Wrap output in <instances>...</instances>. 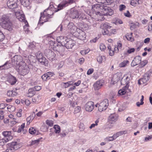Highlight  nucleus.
<instances>
[{"instance_id":"nucleus-1","label":"nucleus","mask_w":152,"mask_h":152,"mask_svg":"<svg viewBox=\"0 0 152 152\" xmlns=\"http://www.w3.org/2000/svg\"><path fill=\"white\" fill-rule=\"evenodd\" d=\"M0 25L1 27L9 31L12 30L13 25L8 16L6 15H3L0 18Z\"/></svg>"},{"instance_id":"nucleus-2","label":"nucleus","mask_w":152,"mask_h":152,"mask_svg":"<svg viewBox=\"0 0 152 152\" xmlns=\"http://www.w3.org/2000/svg\"><path fill=\"white\" fill-rule=\"evenodd\" d=\"M20 143L16 142H12L7 145V148L5 151L3 152H13L14 151L18 149L21 147Z\"/></svg>"},{"instance_id":"nucleus-3","label":"nucleus","mask_w":152,"mask_h":152,"mask_svg":"<svg viewBox=\"0 0 152 152\" xmlns=\"http://www.w3.org/2000/svg\"><path fill=\"white\" fill-rule=\"evenodd\" d=\"M18 66V71L19 74L21 75L24 76L29 72V68L25 62H23V64Z\"/></svg>"},{"instance_id":"nucleus-4","label":"nucleus","mask_w":152,"mask_h":152,"mask_svg":"<svg viewBox=\"0 0 152 152\" xmlns=\"http://www.w3.org/2000/svg\"><path fill=\"white\" fill-rule=\"evenodd\" d=\"M12 65L14 66L17 65V67L25 62L23 61L22 57L20 55H15L12 59Z\"/></svg>"},{"instance_id":"nucleus-5","label":"nucleus","mask_w":152,"mask_h":152,"mask_svg":"<svg viewBox=\"0 0 152 152\" xmlns=\"http://www.w3.org/2000/svg\"><path fill=\"white\" fill-rule=\"evenodd\" d=\"M108 104V100L107 99H104L99 104L98 110L100 112L105 110L107 108Z\"/></svg>"},{"instance_id":"nucleus-6","label":"nucleus","mask_w":152,"mask_h":152,"mask_svg":"<svg viewBox=\"0 0 152 152\" xmlns=\"http://www.w3.org/2000/svg\"><path fill=\"white\" fill-rule=\"evenodd\" d=\"M52 17L49 16L47 14H45L44 12L41 13L38 25L40 23L42 25L44 22L49 21L50 19Z\"/></svg>"},{"instance_id":"nucleus-7","label":"nucleus","mask_w":152,"mask_h":152,"mask_svg":"<svg viewBox=\"0 0 152 152\" xmlns=\"http://www.w3.org/2000/svg\"><path fill=\"white\" fill-rule=\"evenodd\" d=\"M76 31L74 33L76 37L80 40H84L86 37L85 33L79 29H77Z\"/></svg>"},{"instance_id":"nucleus-8","label":"nucleus","mask_w":152,"mask_h":152,"mask_svg":"<svg viewBox=\"0 0 152 152\" xmlns=\"http://www.w3.org/2000/svg\"><path fill=\"white\" fill-rule=\"evenodd\" d=\"M151 75V73L149 72L145 73L143 77L138 80V84L141 85L146 83L147 81L149 80Z\"/></svg>"},{"instance_id":"nucleus-9","label":"nucleus","mask_w":152,"mask_h":152,"mask_svg":"<svg viewBox=\"0 0 152 152\" xmlns=\"http://www.w3.org/2000/svg\"><path fill=\"white\" fill-rule=\"evenodd\" d=\"M74 1L75 0H68L67 1H64L58 5V10H55V12H57L62 9L64 7L68 6V4H72Z\"/></svg>"},{"instance_id":"nucleus-10","label":"nucleus","mask_w":152,"mask_h":152,"mask_svg":"<svg viewBox=\"0 0 152 152\" xmlns=\"http://www.w3.org/2000/svg\"><path fill=\"white\" fill-rule=\"evenodd\" d=\"M17 0H8L7 2V5L9 8L13 9L18 7Z\"/></svg>"},{"instance_id":"nucleus-11","label":"nucleus","mask_w":152,"mask_h":152,"mask_svg":"<svg viewBox=\"0 0 152 152\" xmlns=\"http://www.w3.org/2000/svg\"><path fill=\"white\" fill-rule=\"evenodd\" d=\"M45 54L47 58L51 61L55 60V54L54 52L49 49L45 51Z\"/></svg>"},{"instance_id":"nucleus-12","label":"nucleus","mask_w":152,"mask_h":152,"mask_svg":"<svg viewBox=\"0 0 152 152\" xmlns=\"http://www.w3.org/2000/svg\"><path fill=\"white\" fill-rule=\"evenodd\" d=\"M94 107V104L92 101L87 102L85 105V108L86 111L89 112L92 111Z\"/></svg>"},{"instance_id":"nucleus-13","label":"nucleus","mask_w":152,"mask_h":152,"mask_svg":"<svg viewBox=\"0 0 152 152\" xmlns=\"http://www.w3.org/2000/svg\"><path fill=\"white\" fill-rule=\"evenodd\" d=\"M102 10L104 15L111 16L113 14L114 12L113 10L110 8L104 5Z\"/></svg>"},{"instance_id":"nucleus-14","label":"nucleus","mask_w":152,"mask_h":152,"mask_svg":"<svg viewBox=\"0 0 152 152\" xmlns=\"http://www.w3.org/2000/svg\"><path fill=\"white\" fill-rule=\"evenodd\" d=\"M122 74L118 72L114 74L112 79V81L114 84L116 83L121 77Z\"/></svg>"},{"instance_id":"nucleus-15","label":"nucleus","mask_w":152,"mask_h":152,"mask_svg":"<svg viewBox=\"0 0 152 152\" xmlns=\"http://www.w3.org/2000/svg\"><path fill=\"white\" fill-rule=\"evenodd\" d=\"M75 43L74 41L68 39L64 45L67 49H72L75 45Z\"/></svg>"},{"instance_id":"nucleus-16","label":"nucleus","mask_w":152,"mask_h":152,"mask_svg":"<svg viewBox=\"0 0 152 152\" xmlns=\"http://www.w3.org/2000/svg\"><path fill=\"white\" fill-rule=\"evenodd\" d=\"M104 81L100 80L97 81L94 85V89L96 90H97L100 89L104 84Z\"/></svg>"},{"instance_id":"nucleus-17","label":"nucleus","mask_w":152,"mask_h":152,"mask_svg":"<svg viewBox=\"0 0 152 152\" xmlns=\"http://www.w3.org/2000/svg\"><path fill=\"white\" fill-rule=\"evenodd\" d=\"M67 30L72 33H75V32L77 30V27L74 25L73 23L72 22L69 23L67 26Z\"/></svg>"},{"instance_id":"nucleus-18","label":"nucleus","mask_w":152,"mask_h":152,"mask_svg":"<svg viewBox=\"0 0 152 152\" xmlns=\"http://www.w3.org/2000/svg\"><path fill=\"white\" fill-rule=\"evenodd\" d=\"M3 134L4 137V138L7 141H8L12 138L11 131H4L3 132Z\"/></svg>"},{"instance_id":"nucleus-19","label":"nucleus","mask_w":152,"mask_h":152,"mask_svg":"<svg viewBox=\"0 0 152 152\" xmlns=\"http://www.w3.org/2000/svg\"><path fill=\"white\" fill-rule=\"evenodd\" d=\"M104 4H96L92 6L93 9L96 12L102 10L103 8Z\"/></svg>"},{"instance_id":"nucleus-20","label":"nucleus","mask_w":152,"mask_h":152,"mask_svg":"<svg viewBox=\"0 0 152 152\" xmlns=\"http://www.w3.org/2000/svg\"><path fill=\"white\" fill-rule=\"evenodd\" d=\"M118 116L117 114H111L109 117L108 120L110 123L112 124L116 121L118 120Z\"/></svg>"},{"instance_id":"nucleus-21","label":"nucleus","mask_w":152,"mask_h":152,"mask_svg":"<svg viewBox=\"0 0 152 152\" xmlns=\"http://www.w3.org/2000/svg\"><path fill=\"white\" fill-rule=\"evenodd\" d=\"M16 14L19 13L20 15L17 17V19L20 21L24 22L25 23V25H26V23H27V22L25 20V16L24 15L22 14V12L20 11L15 12Z\"/></svg>"},{"instance_id":"nucleus-22","label":"nucleus","mask_w":152,"mask_h":152,"mask_svg":"<svg viewBox=\"0 0 152 152\" xmlns=\"http://www.w3.org/2000/svg\"><path fill=\"white\" fill-rule=\"evenodd\" d=\"M67 39H68L66 37L61 36L57 37L56 40L58 43L63 45L65 44Z\"/></svg>"},{"instance_id":"nucleus-23","label":"nucleus","mask_w":152,"mask_h":152,"mask_svg":"<svg viewBox=\"0 0 152 152\" xmlns=\"http://www.w3.org/2000/svg\"><path fill=\"white\" fill-rule=\"evenodd\" d=\"M129 76L127 75H125L123 77L121 80V84L123 85H129Z\"/></svg>"},{"instance_id":"nucleus-24","label":"nucleus","mask_w":152,"mask_h":152,"mask_svg":"<svg viewBox=\"0 0 152 152\" xmlns=\"http://www.w3.org/2000/svg\"><path fill=\"white\" fill-rule=\"evenodd\" d=\"M95 13L97 17H99L98 20L101 21L104 19V15L102 10L100 11L96 12Z\"/></svg>"},{"instance_id":"nucleus-25","label":"nucleus","mask_w":152,"mask_h":152,"mask_svg":"<svg viewBox=\"0 0 152 152\" xmlns=\"http://www.w3.org/2000/svg\"><path fill=\"white\" fill-rule=\"evenodd\" d=\"M70 16V17L73 19L79 18V15L78 11L73 10L71 11Z\"/></svg>"},{"instance_id":"nucleus-26","label":"nucleus","mask_w":152,"mask_h":152,"mask_svg":"<svg viewBox=\"0 0 152 152\" xmlns=\"http://www.w3.org/2000/svg\"><path fill=\"white\" fill-rule=\"evenodd\" d=\"M29 132L30 134H34L35 135H37L39 134V133L38 131L36 130L33 127L30 128L29 129Z\"/></svg>"},{"instance_id":"nucleus-27","label":"nucleus","mask_w":152,"mask_h":152,"mask_svg":"<svg viewBox=\"0 0 152 152\" xmlns=\"http://www.w3.org/2000/svg\"><path fill=\"white\" fill-rule=\"evenodd\" d=\"M8 81L11 85L14 84L17 81L16 78L13 76L11 75L9 78Z\"/></svg>"},{"instance_id":"nucleus-28","label":"nucleus","mask_w":152,"mask_h":152,"mask_svg":"<svg viewBox=\"0 0 152 152\" xmlns=\"http://www.w3.org/2000/svg\"><path fill=\"white\" fill-rule=\"evenodd\" d=\"M21 4L25 7L29 6L30 4L29 0H20Z\"/></svg>"},{"instance_id":"nucleus-29","label":"nucleus","mask_w":152,"mask_h":152,"mask_svg":"<svg viewBox=\"0 0 152 152\" xmlns=\"http://www.w3.org/2000/svg\"><path fill=\"white\" fill-rule=\"evenodd\" d=\"M43 12L47 14V15L50 17H52V16L53 14V11H52V10H50L49 9H47L45 10Z\"/></svg>"},{"instance_id":"nucleus-30","label":"nucleus","mask_w":152,"mask_h":152,"mask_svg":"<svg viewBox=\"0 0 152 152\" xmlns=\"http://www.w3.org/2000/svg\"><path fill=\"white\" fill-rule=\"evenodd\" d=\"M17 95V93L14 91H9L7 93V95L9 97H13Z\"/></svg>"},{"instance_id":"nucleus-31","label":"nucleus","mask_w":152,"mask_h":152,"mask_svg":"<svg viewBox=\"0 0 152 152\" xmlns=\"http://www.w3.org/2000/svg\"><path fill=\"white\" fill-rule=\"evenodd\" d=\"M35 94V92L32 88L29 89L28 90V93L27 94V96L28 97L33 96Z\"/></svg>"},{"instance_id":"nucleus-32","label":"nucleus","mask_w":152,"mask_h":152,"mask_svg":"<svg viewBox=\"0 0 152 152\" xmlns=\"http://www.w3.org/2000/svg\"><path fill=\"white\" fill-rule=\"evenodd\" d=\"M106 58L104 56H99L97 58V60L99 63H101L102 61L105 60Z\"/></svg>"},{"instance_id":"nucleus-33","label":"nucleus","mask_w":152,"mask_h":152,"mask_svg":"<svg viewBox=\"0 0 152 152\" xmlns=\"http://www.w3.org/2000/svg\"><path fill=\"white\" fill-rule=\"evenodd\" d=\"M41 139H42V137L39 138V139L37 140H32V141L31 142L29 145L30 146H32L34 145L38 144L39 143V142H40V140Z\"/></svg>"},{"instance_id":"nucleus-34","label":"nucleus","mask_w":152,"mask_h":152,"mask_svg":"<svg viewBox=\"0 0 152 152\" xmlns=\"http://www.w3.org/2000/svg\"><path fill=\"white\" fill-rule=\"evenodd\" d=\"M136 63H137V64L141 63V58L140 56H136L135 58L134 59Z\"/></svg>"},{"instance_id":"nucleus-35","label":"nucleus","mask_w":152,"mask_h":152,"mask_svg":"<svg viewBox=\"0 0 152 152\" xmlns=\"http://www.w3.org/2000/svg\"><path fill=\"white\" fill-rule=\"evenodd\" d=\"M53 128L55 129V132L56 133H59L60 132V127L58 125H54Z\"/></svg>"},{"instance_id":"nucleus-36","label":"nucleus","mask_w":152,"mask_h":152,"mask_svg":"<svg viewBox=\"0 0 152 152\" xmlns=\"http://www.w3.org/2000/svg\"><path fill=\"white\" fill-rule=\"evenodd\" d=\"M57 49V51H58L60 54H62V52H64L65 50L64 47L63 45H62L59 47Z\"/></svg>"},{"instance_id":"nucleus-37","label":"nucleus","mask_w":152,"mask_h":152,"mask_svg":"<svg viewBox=\"0 0 152 152\" xmlns=\"http://www.w3.org/2000/svg\"><path fill=\"white\" fill-rule=\"evenodd\" d=\"M38 60L42 64L45 65V66L46 65L47 63H46V62H47V61H46V59L45 57H43L42 58H40Z\"/></svg>"},{"instance_id":"nucleus-38","label":"nucleus","mask_w":152,"mask_h":152,"mask_svg":"<svg viewBox=\"0 0 152 152\" xmlns=\"http://www.w3.org/2000/svg\"><path fill=\"white\" fill-rule=\"evenodd\" d=\"M101 28L102 29H109L110 28V26L108 25V23H105L101 24Z\"/></svg>"},{"instance_id":"nucleus-39","label":"nucleus","mask_w":152,"mask_h":152,"mask_svg":"<svg viewBox=\"0 0 152 152\" xmlns=\"http://www.w3.org/2000/svg\"><path fill=\"white\" fill-rule=\"evenodd\" d=\"M129 63V61L127 60H124L121 63L119 66L120 67H122L125 66L127 64Z\"/></svg>"},{"instance_id":"nucleus-40","label":"nucleus","mask_w":152,"mask_h":152,"mask_svg":"<svg viewBox=\"0 0 152 152\" xmlns=\"http://www.w3.org/2000/svg\"><path fill=\"white\" fill-rule=\"evenodd\" d=\"M127 133V131L126 130L122 131L117 132L116 134L118 137L119 136H121L123 134H126Z\"/></svg>"},{"instance_id":"nucleus-41","label":"nucleus","mask_w":152,"mask_h":152,"mask_svg":"<svg viewBox=\"0 0 152 152\" xmlns=\"http://www.w3.org/2000/svg\"><path fill=\"white\" fill-rule=\"evenodd\" d=\"M99 122V120L98 119L96 120L95 122V124H93L89 126V128L91 129L98 125V123Z\"/></svg>"},{"instance_id":"nucleus-42","label":"nucleus","mask_w":152,"mask_h":152,"mask_svg":"<svg viewBox=\"0 0 152 152\" xmlns=\"http://www.w3.org/2000/svg\"><path fill=\"white\" fill-rule=\"evenodd\" d=\"M34 117L31 115H30L27 118L26 120L27 122V124H29L32 121Z\"/></svg>"},{"instance_id":"nucleus-43","label":"nucleus","mask_w":152,"mask_h":152,"mask_svg":"<svg viewBox=\"0 0 152 152\" xmlns=\"http://www.w3.org/2000/svg\"><path fill=\"white\" fill-rule=\"evenodd\" d=\"M36 57L37 59L38 60L40 58H42V57L43 56H42V54L39 51L38 52L36 55Z\"/></svg>"},{"instance_id":"nucleus-44","label":"nucleus","mask_w":152,"mask_h":152,"mask_svg":"<svg viewBox=\"0 0 152 152\" xmlns=\"http://www.w3.org/2000/svg\"><path fill=\"white\" fill-rule=\"evenodd\" d=\"M8 64L9 65L10 64H8V62L7 61L3 65L0 66V69L1 70L3 69L7 68V67H6V66H7V65Z\"/></svg>"},{"instance_id":"nucleus-45","label":"nucleus","mask_w":152,"mask_h":152,"mask_svg":"<svg viewBox=\"0 0 152 152\" xmlns=\"http://www.w3.org/2000/svg\"><path fill=\"white\" fill-rule=\"evenodd\" d=\"M79 128L80 131H83L85 129L84 124L83 123H80L79 125Z\"/></svg>"},{"instance_id":"nucleus-46","label":"nucleus","mask_w":152,"mask_h":152,"mask_svg":"<svg viewBox=\"0 0 152 152\" xmlns=\"http://www.w3.org/2000/svg\"><path fill=\"white\" fill-rule=\"evenodd\" d=\"M48 127L45 125L42 126L41 128V130L43 132H45L48 130Z\"/></svg>"},{"instance_id":"nucleus-47","label":"nucleus","mask_w":152,"mask_h":152,"mask_svg":"<svg viewBox=\"0 0 152 152\" xmlns=\"http://www.w3.org/2000/svg\"><path fill=\"white\" fill-rule=\"evenodd\" d=\"M46 123L47 125L50 126H52L53 125V121L51 120H47L46 121Z\"/></svg>"},{"instance_id":"nucleus-48","label":"nucleus","mask_w":152,"mask_h":152,"mask_svg":"<svg viewBox=\"0 0 152 152\" xmlns=\"http://www.w3.org/2000/svg\"><path fill=\"white\" fill-rule=\"evenodd\" d=\"M7 109L10 112L11 111H13L15 110V107L12 105H9L7 107Z\"/></svg>"},{"instance_id":"nucleus-49","label":"nucleus","mask_w":152,"mask_h":152,"mask_svg":"<svg viewBox=\"0 0 152 152\" xmlns=\"http://www.w3.org/2000/svg\"><path fill=\"white\" fill-rule=\"evenodd\" d=\"M8 141H6L5 139L3 138L0 140V145L3 146Z\"/></svg>"},{"instance_id":"nucleus-50","label":"nucleus","mask_w":152,"mask_h":152,"mask_svg":"<svg viewBox=\"0 0 152 152\" xmlns=\"http://www.w3.org/2000/svg\"><path fill=\"white\" fill-rule=\"evenodd\" d=\"M64 64V61H61L58 64V69H60L62 68Z\"/></svg>"},{"instance_id":"nucleus-51","label":"nucleus","mask_w":152,"mask_h":152,"mask_svg":"<svg viewBox=\"0 0 152 152\" xmlns=\"http://www.w3.org/2000/svg\"><path fill=\"white\" fill-rule=\"evenodd\" d=\"M126 93L123 89H120L118 91V94L120 95H124Z\"/></svg>"},{"instance_id":"nucleus-52","label":"nucleus","mask_w":152,"mask_h":152,"mask_svg":"<svg viewBox=\"0 0 152 152\" xmlns=\"http://www.w3.org/2000/svg\"><path fill=\"white\" fill-rule=\"evenodd\" d=\"M129 85H126L124 86L122 89L124 90V91H126V93L128 92V91L129 90Z\"/></svg>"},{"instance_id":"nucleus-53","label":"nucleus","mask_w":152,"mask_h":152,"mask_svg":"<svg viewBox=\"0 0 152 152\" xmlns=\"http://www.w3.org/2000/svg\"><path fill=\"white\" fill-rule=\"evenodd\" d=\"M126 7L123 4H121L119 6V9L120 11H122L125 9Z\"/></svg>"},{"instance_id":"nucleus-54","label":"nucleus","mask_w":152,"mask_h":152,"mask_svg":"<svg viewBox=\"0 0 152 152\" xmlns=\"http://www.w3.org/2000/svg\"><path fill=\"white\" fill-rule=\"evenodd\" d=\"M5 36L2 32L0 31V41H2L4 38Z\"/></svg>"},{"instance_id":"nucleus-55","label":"nucleus","mask_w":152,"mask_h":152,"mask_svg":"<svg viewBox=\"0 0 152 152\" xmlns=\"http://www.w3.org/2000/svg\"><path fill=\"white\" fill-rule=\"evenodd\" d=\"M148 30L149 31H152V21L151 22L148 26Z\"/></svg>"},{"instance_id":"nucleus-56","label":"nucleus","mask_w":152,"mask_h":152,"mask_svg":"<svg viewBox=\"0 0 152 152\" xmlns=\"http://www.w3.org/2000/svg\"><path fill=\"white\" fill-rule=\"evenodd\" d=\"M42 77L43 80L44 81H45L47 79H48V76H47L46 73L44 74L43 75H42Z\"/></svg>"},{"instance_id":"nucleus-57","label":"nucleus","mask_w":152,"mask_h":152,"mask_svg":"<svg viewBox=\"0 0 152 152\" xmlns=\"http://www.w3.org/2000/svg\"><path fill=\"white\" fill-rule=\"evenodd\" d=\"M53 6L52 4H51V3L50 4V6L48 8V9H49L50 10H51V9H52L53 10V11H54V12H55V10H58V9H57V8H53ZM58 9V8H57Z\"/></svg>"},{"instance_id":"nucleus-58","label":"nucleus","mask_w":152,"mask_h":152,"mask_svg":"<svg viewBox=\"0 0 152 152\" xmlns=\"http://www.w3.org/2000/svg\"><path fill=\"white\" fill-rule=\"evenodd\" d=\"M106 48V47L103 44H101L100 45V48L101 50L104 51Z\"/></svg>"},{"instance_id":"nucleus-59","label":"nucleus","mask_w":152,"mask_h":152,"mask_svg":"<svg viewBox=\"0 0 152 152\" xmlns=\"http://www.w3.org/2000/svg\"><path fill=\"white\" fill-rule=\"evenodd\" d=\"M70 82L69 81L67 83H63V84L65 88H66L70 85Z\"/></svg>"},{"instance_id":"nucleus-60","label":"nucleus","mask_w":152,"mask_h":152,"mask_svg":"<svg viewBox=\"0 0 152 152\" xmlns=\"http://www.w3.org/2000/svg\"><path fill=\"white\" fill-rule=\"evenodd\" d=\"M7 104H5L4 103H1L0 104V109H3L4 108Z\"/></svg>"},{"instance_id":"nucleus-61","label":"nucleus","mask_w":152,"mask_h":152,"mask_svg":"<svg viewBox=\"0 0 152 152\" xmlns=\"http://www.w3.org/2000/svg\"><path fill=\"white\" fill-rule=\"evenodd\" d=\"M147 63V61L146 60H145L142 62H141V64H140V67H144Z\"/></svg>"},{"instance_id":"nucleus-62","label":"nucleus","mask_w":152,"mask_h":152,"mask_svg":"<svg viewBox=\"0 0 152 152\" xmlns=\"http://www.w3.org/2000/svg\"><path fill=\"white\" fill-rule=\"evenodd\" d=\"M94 69L93 68H91L88 69L87 74L88 75H90L91 74L94 72Z\"/></svg>"},{"instance_id":"nucleus-63","label":"nucleus","mask_w":152,"mask_h":152,"mask_svg":"<svg viewBox=\"0 0 152 152\" xmlns=\"http://www.w3.org/2000/svg\"><path fill=\"white\" fill-rule=\"evenodd\" d=\"M28 47L30 49H33L35 48V46L33 43H29Z\"/></svg>"},{"instance_id":"nucleus-64","label":"nucleus","mask_w":152,"mask_h":152,"mask_svg":"<svg viewBox=\"0 0 152 152\" xmlns=\"http://www.w3.org/2000/svg\"><path fill=\"white\" fill-rule=\"evenodd\" d=\"M81 110V108L79 106L76 107L75 109V113H77L79 112Z\"/></svg>"}]
</instances>
